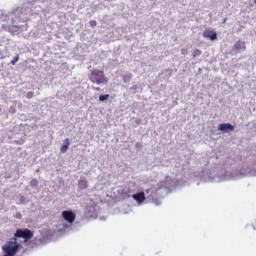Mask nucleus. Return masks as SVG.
Wrapping results in <instances>:
<instances>
[{
  "label": "nucleus",
  "mask_w": 256,
  "mask_h": 256,
  "mask_svg": "<svg viewBox=\"0 0 256 256\" xmlns=\"http://www.w3.org/2000/svg\"><path fill=\"white\" fill-rule=\"evenodd\" d=\"M17 238L25 239V243L29 241V239H33V232L29 229H17L14 237L10 238L9 241L2 246V250L5 255L3 256H15L17 255V251L21 247V244L17 242Z\"/></svg>",
  "instance_id": "1"
},
{
  "label": "nucleus",
  "mask_w": 256,
  "mask_h": 256,
  "mask_svg": "<svg viewBox=\"0 0 256 256\" xmlns=\"http://www.w3.org/2000/svg\"><path fill=\"white\" fill-rule=\"evenodd\" d=\"M30 185L31 187H37V185H39V182L37 181V179H32Z\"/></svg>",
  "instance_id": "13"
},
{
  "label": "nucleus",
  "mask_w": 256,
  "mask_h": 256,
  "mask_svg": "<svg viewBox=\"0 0 256 256\" xmlns=\"http://www.w3.org/2000/svg\"><path fill=\"white\" fill-rule=\"evenodd\" d=\"M62 217L67 221V223H74L75 222V213L71 210H65L62 212Z\"/></svg>",
  "instance_id": "3"
},
{
  "label": "nucleus",
  "mask_w": 256,
  "mask_h": 256,
  "mask_svg": "<svg viewBox=\"0 0 256 256\" xmlns=\"http://www.w3.org/2000/svg\"><path fill=\"white\" fill-rule=\"evenodd\" d=\"M88 77L91 83H95L96 85H107V83H109V78L105 76L103 70L94 69L90 72Z\"/></svg>",
  "instance_id": "2"
},
{
  "label": "nucleus",
  "mask_w": 256,
  "mask_h": 256,
  "mask_svg": "<svg viewBox=\"0 0 256 256\" xmlns=\"http://www.w3.org/2000/svg\"><path fill=\"white\" fill-rule=\"evenodd\" d=\"M219 131H224V133H229V131H234L235 127L230 123L220 124L218 126Z\"/></svg>",
  "instance_id": "6"
},
{
  "label": "nucleus",
  "mask_w": 256,
  "mask_h": 256,
  "mask_svg": "<svg viewBox=\"0 0 256 256\" xmlns=\"http://www.w3.org/2000/svg\"><path fill=\"white\" fill-rule=\"evenodd\" d=\"M107 99H109V94H102L99 96V101L103 102V101H107Z\"/></svg>",
  "instance_id": "11"
},
{
  "label": "nucleus",
  "mask_w": 256,
  "mask_h": 256,
  "mask_svg": "<svg viewBox=\"0 0 256 256\" xmlns=\"http://www.w3.org/2000/svg\"><path fill=\"white\" fill-rule=\"evenodd\" d=\"M89 25H90V27H97V21L91 20V21L89 22Z\"/></svg>",
  "instance_id": "14"
},
{
  "label": "nucleus",
  "mask_w": 256,
  "mask_h": 256,
  "mask_svg": "<svg viewBox=\"0 0 256 256\" xmlns=\"http://www.w3.org/2000/svg\"><path fill=\"white\" fill-rule=\"evenodd\" d=\"M33 95H34L33 92H27V93H26V98H27V99H33Z\"/></svg>",
  "instance_id": "15"
},
{
  "label": "nucleus",
  "mask_w": 256,
  "mask_h": 256,
  "mask_svg": "<svg viewBox=\"0 0 256 256\" xmlns=\"http://www.w3.org/2000/svg\"><path fill=\"white\" fill-rule=\"evenodd\" d=\"M132 198L134 199V201H136L139 205H141V203H143L146 199L145 197V192H138L136 194L132 195Z\"/></svg>",
  "instance_id": "5"
},
{
  "label": "nucleus",
  "mask_w": 256,
  "mask_h": 256,
  "mask_svg": "<svg viewBox=\"0 0 256 256\" xmlns=\"http://www.w3.org/2000/svg\"><path fill=\"white\" fill-rule=\"evenodd\" d=\"M233 49L235 51H237V53H239L240 51H245V49H247V47L245 46V42L241 41V40H238L234 46H233Z\"/></svg>",
  "instance_id": "7"
},
{
  "label": "nucleus",
  "mask_w": 256,
  "mask_h": 256,
  "mask_svg": "<svg viewBox=\"0 0 256 256\" xmlns=\"http://www.w3.org/2000/svg\"><path fill=\"white\" fill-rule=\"evenodd\" d=\"M78 187H79V189H87V187H88L87 180H80L78 182Z\"/></svg>",
  "instance_id": "9"
},
{
  "label": "nucleus",
  "mask_w": 256,
  "mask_h": 256,
  "mask_svg": "<svg viewBox=\"0 0 256 256\" xmlns=\"http://www.w3.org/2000/svg\"><path fill=\"white\" fill-rule=\"evenodd\" d=\"M202 35L205 39H210L211 41H215V39H217V32L213 30H205Z\"/></svg>",
  "instance_id": "4"
},
{
  "label": "nucleus",
  "mask_w": 256,
  "mask_h": 256,
  "mask_svg": "<svg viewBox=\"0 0 256 256\" xmlns=\"http://www.w3.org/2000/svg\"><path fill=\"white\" fill-rule=\"evenodd\" d=\"M19 61V54H17L12 60L11 65H17V62Z\"/></svg>",
  "instance_id": "12"
},
{
  "label": "nucleus",
  "mask_w": 256,
  "mask_h": 256,
  "mask_svg": "<svg viewBox=\"0 0 256 256\" xmlns=\"http://www.w3.org/2000/svg\"><path fill=\"white\" fill-rule=\"evenodd\" d=\"M202 53L203 52L201 50H199V49L193 50V52H192L193 59H195L196 57H201Z\"/></svg>",
  "instance_id": "10"
},
{
  "label": "nucleus",
  "mask_w": 256,
  "mask_h": 256,
  "mask_svg": "<svg viewBox=\"0 0 256 256\" xmlns=\"http://www.w3.org/2000/svg\"><path fill=\"white\" fill-rule=\"evenodd\" d=\"M69 145H71V143L69 142V138H66L64 140V144L60 148V153H67V150L69 149Z\"/></svg>",
  "instance_id": "8"
},
{
  "label": "nucleus",
  "mask_w": 256,
  "mask_h": 256,
  "mask_svg": "<svg viewBox=\"0 0 256 256\" xmlns=\"http://www.w3.org/2000/svg\"><path fill=\"white\" fill-rule=\"evenodd\" d=\"M94 89V91H101V88L100 87H95V88H93Z\"/></svg>",
  "instance_id": "17"
},
{
  "label": "nucleus",
  "mask_w": 256,
  "mask_h": 256,
  "mask_svg": "<svg viewBox=\"0 0 256 256\" xmlns=\"http://www.w3.org/2000/svg\"><path fill=\"white\" fill-rule=\"evenodd\" d=\"M135 147L137 149H139V148L143 147V144H141V142H136Z\"/></svg>",
  "instance_id": "16"
}]
</instances>
